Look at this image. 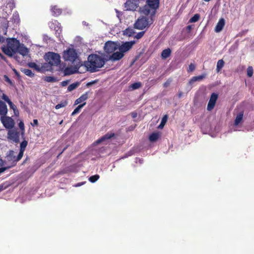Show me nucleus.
I'll list each match as a JSON object with an SVG mask.
<instances>
[{
  "label": "nucleus",
  "mask_w": 254,
  "mask_h": 254,
  "mask_svg": "<svg viewBox=\"0 0 254 254\" xmlns=\"http://www.w3.org/2000/svg\"><path fill=\"white\" fill-rule=\"evenodd\" d=\"M88 61L85 64L88 71L91 72L97 71L105 64L104 59L97 54H91L88 57Z\"/></svg>",
  "instance_id": "obj_1"
},
{
  "label": "nucleus",
  "mask_w": 254,
  "mask_h": 254,
  "mask_svg": "<svg viewBox=\"0 0 254 254\" xmlns=\"http://www.w3.org/2000/svg\"><path fill=\"white\" fill-rule=\"evenodd\" d=\"M160 0H146V4L141 8V13L154 17L156 10L159 8Z\"/></svg>",
  "instance_id": "obj_2"
},
{
  "label": "nucleus",
  "mask_w": 254,
  "mask_h": 254,
  "mask_svg": "<svg viewBox=\"0 0 254 254\" xmlns=\"http://www.w3.org/2000/svg\"><path fill=\"white\" fill-rule=\"evenodd\" d=\"M45 60L51 66H57L61 63V56L54 52H48L44 56Z\"/></svg>",
  "instance_id": "obj_3"
},
{
  "label": "nucleus",
  "mask_w": 254,
  "mask_h": 254,
  "mask_svg": "<svg viewBox=\"0 0 254 254\" xmlns=\"http://www.w3.org/2000/svg\"><path fill=\"white\" fill-rule=\"evenodd\" d=\"M153 22V17L149 16V18L146 16H142L137 19L134 24V27L136 29L142 30L148 26Z\"/></svg>",
  "instance_id": "obj_4"
},
{
  "label": "nucleus",
  "mask_w": 254,
  "mask_h": 254,
  "mask_svg": "<svg viewBox=\"0 0 254 254\" xmlns=\"http://www.w3.org/2000/svg\"><path fill=\"white\" fill-rule=\"evenodd\" d=\"M63 58L66 61H69L72 63L78 60L77 54L75 49L73 48H68L64 51L63 53Z\"/></svg>",
  "instance_id": "obj_5"
},
{
  "label": "nucleus",
  "mask_w": 254,
  "mask_h": 254,
  "mask_svg": "<svg viewBox=\"0 0 254 254\" xmlns=\"http://www.w3.org/2000/svg\"><path fill=\"white\" fill-rule=\"evenodd\" d=\"M0 120L3 126L6 129L9 130L14 127L15 122L11 117L6 116V115L0 117Z\"/></svg>",
  "instance_id": "obj_6"
},
{
  "label": "nucleus",
  "mask_w": 254,
  "mask_h": 254,
  "mask_svg": "<svg viewBox=\"0 0 254 254\" xmlns=\"http://www.w3.org/2000/svg\"><path fill=\"white\" fill-rule=\"evenodd\" d=\"M20 133L16 129H10L7 132V139L14 143L19 142Z\"/></svg>",
  "instance_id": "obj_7"
},
{
  "label": "nucleus",
  "mask_w": 254,
  "mask_h": 254,
  "mask_svg": "<svg viewBox=\"0 0 254 254\" xmlns=\"http://www.w3.org/2000/svg\"><path fill=\"white\" fill-rule=\"evenodd\" d=\"M119 48L117 43L112 41L107 42L104 46V51L108 54H110L114 53Z\"/></svg>",
  "instance_id": "obj_8"
},
{
  "label": "nucleus",
  "mask_w": 254,
  "mask_h": 254,
  "mask_svg": "<svg viewBox=\"0 0 254 254\" xmlns=\"http://www.w3.org/2000/svg\"><path fill=\"white\" fill-rule=\"evenodd\" d=\"M20 44L19 41L16 38H9L7 40V45L14 52V53H17Z\"/></svg>",
  "instance_id": "obj_9"
},
{
  "label": "nucleus",
  "mask_w": 254,
  "mask_h": 254,
  "mask_svg": "<svg viewBox=\"0 0 254 254\" xmlns=\"http://www.w3.org/2000/svg\"><path fill=\"white\" fill-rule=\"evenodd\" d=\"M139 0H127L125 7L127 10H135L139 5Z\"/></svg>",
  "instance_id": "obj_10"
},
{
  "label": "nucleus",
  "mask_w": 254,
  "mask_h": 254,
  "mask_svg": "<svg viewBox=\"0 0 254 254\" xmlns=\"http://www.w3.org/2000/svg\"><path fill=\"white\" fill-rule=\"evenodd\" d=\"M6 159L8 162H11V165L7 167V169L15 166L17 162L20 160H18V156L16 157L14 155V151L13 150L9 151L8 154L6 156Z\"/></svg>",
  "instance_id": "obj_11"
},
{
  "label": "nucleus",
  "mask_w": 254,
  "mask_h": 254,
  "mask_svg": "<svg viewBox=\"0 0 254 254\" xmlns=\"http://www.w3.org/2000/svg\"><path fill=\"white\" fill-rule=\"evenodd\" d=\"M82 65V64L78 62V64H76V65L74 67H67L64 70V74L65 75H69L72 74L73 73H76L78 72V70L79 67Z\"/></svg>",
  "instance_id": "obj_12"
},
{
  "label": "nucleus",
  "mask_w": 254,
  "mask_h": 254,
  "mask_svg": "<svg viewBox=\"0 0 254 254\" xmlns=\"http://www.w3.org/2000/svg\"><path fill=\"white\" fill-rule=\"evenodd\" d=\"M217 98L218 95L217 94L215 93L211 94L207 107L208 111H210L214 108Z\"/></svg>",
  "instance_id": "obj_13"
},
{
  "label": "nucleus",
  "mask_w": 254,
  "mask_h": 254,
  "mask_svg": "<svg viewBox=\"0 0 254 254\" xmlns=\"http://www.w3.org/2000/svg\"><path fill=\"white\" fill-rule=\"evenodd\" d=\"M134 43V41L126 42L118 48L121 52L124 53L130 50Z\"/></svg>",
  "instance_id": "obj_14"
},
{
  "label": "nucleus",
  "mask_w": 254,
  "mask_h": 254,
  "mask_svg": "<svg viewBox=\"0 0 254 254\" xmlns=\"http://www.w3.org/2000/svg\"><path fill=\"white\" fill-rule=\"evenodd\" d=\"M47 65L48 64L45 63L43 65H42L41 67H40L39 65H37L36 63L34 62H30L28 64V65L29 67L35 69L36 71L38 72H41L45 70V68L47 67Z\"/></svg>",
  "instance_id": "obj_15"
},
{
  "label": "nucleus",
  "mask_w": 254,
  "mask_h": 254,
  "mask_svg": "<svg viewBox=\"0 0 254 254\" xmlns=\"http://www.w3.org/2000/svg\"><path fill=\"white\" fill-rule=\"evenodd\" d=\"M114 136H115V133H113V132H107L104 135H103V136H102L101 137H100V138L97 139L95 141V143L96 144H99L100 143H101V142H103V141H105L106 140L111 139V138L113 137Z\"/></svg>",
  "instance_id": "obj_16"
},
{
  "label": "nucleus",
  "mask_w": 254,
  "mask_h": 254,
  "mask_svg": "<svg viewBox=\"0 0 254 254\" xmlns=\"http://www.w3.org/2000/svg\"><path fill=\"white\" fill-rule=\"evenodd\" d=\"M28 144V142L26 140H23L20 143V148L19 154L18 155V160H20L23 156L24 152Z\"/></svg>",
  "instance_id": "obj_17"
},
{
  "label": "nucleus",
  "mask_w": 254,
  "mask_h": 254,
  "mask_svg": "<svg viewBox=\"0 0 254 254\" xmlns=\"http://www.w3.org/2000/svg\"><path fill=\"white\" fill-rule=\"evenodd\" d=\"M124 56V53L120 51V52H114L112 53V55L110 56V59L113 61H116L121 60Z\"/></svg>",
  "instance_id": "obj_18"
},
{
  "label": "nucleus",
  "mask_w": 254,
  "mask_h": 254,
  "mask_svg": "<svg viewBox=\"0 0 254 254\" xmlns=\"http://www.w3.org/2000/svg\"><path fill=\"white\" fill-rule=\"evenodd\" d=\"M88 98V92H86L82 94L79 98H77L74 102V105L80 103H83Z\"/></svg>",
  "instance_id": "obj_19"
},
{
  "label": "nucleus",
  "mask_w": 254,
  "mask_h": 254,
  "mask_svg": "<svg viewBox=\"0 0 254 254\" xmlns=\"http://www.w3.org/2000/svg\"><path fill=\"white\" fill-rule=\"evenodd\" d=\"M29 52V50L23 44H21L19 45V47H18V49L17 50V53H19L20 55L23 56H26Z\"/></svg>",
  "instance_id": "obj_20"
},
{
  "label": "nucleus",
  "mask_w": 254,
  "mask_h": 254,
  "mask_svg": "<svg viewBox=\"0 0 254 254\" xmlns=\"http://www.w3.org/2000/svg\"><path fill=\"white\" fill-rule=\"evenodd\" d=\"M7 113V106L4 102L0 100V115L1 116H5Z\"/></svg>",
  "instance_id": "obj_21"
},
{
  "label": "nucleus",
  "mask_w": 254,
  "mask_h": 254,
  "mask_svg": "<svg viewBox=\"0 0 254 254\" xmlns=\"http://www.w3.org/2000/svg\"><path fill=\"white\" fill-rule=\"evenodd\" d=\"M51 10L53 15L55 16H59L62 13V9L57 5L52 6Z\"/></svg>",
  "instance_id": "obj_22"
},
{
  "label": "nucleus",
  "mask_w": 254,
  "mask_h": 254,
  "mask_svg": "<svg viewBox=\"0 0 254 254\" xmlns=\"http://www.w3.org/2000/svg\"><path fill=\"white\" fill-rule=\"evenodd\" d=\"M225 25V20L223 18L219 19L215 28V31L216 32H220Z\"/></svg>",
  "instance_id": "obj_23"
},
{
  "label": "nucleus",
  "mask_w": 254,
  "mask_h": 254,
  "mask_svg": "<svg viewBox=\"0 0 254 254\" xmlns=\"http://www.w3.org/2000/svg\"><path fill=\"white\" fill-rule=\"evenodd\" d=\"M60 23L58 22V21L55 20L54 22H53L51 23L50 25V27L52 29H54V30H56V33H58V34H60V32H61L62 30L60 28Z\"/></svg>",
  "instance_id": "obj_24"
},
{
  "label": "nucleus",
  "mask_w": 254,
  "mask_h": 254,
  "mask_svg": "<svg viewBox=\"0 0 254 254\" xmlns=\"http://www.w3.org/2000/svg\"><path fill=\"white\" fill-rule=\"evenodd\" d=\"M171 54V50L170 48L165 49L163 50L161 53L162 58L163 59H166L168 58Z\"/></svg>",
  "instance_id": "obj_25"
},
{
  "label": "nucleus",
  "mask_w": 254,
  "mask_h": 254,
  "mask_svg": "<svg viewBox=\"0 0 254 254\" xmlns=\"http://www.w3.org/2000/svg\"><path fill=\"white\" fill-rule=\"evenodd\" d=\"M243 115V112H240L237 115L234 122L235 126H238L242 121Z\"/></svg>",
  "instance_id": "obj_26"
},
{
  "label": "nucleus",
  "mask_w": 254,
  "mask_h": 254,
  "mask_svg": "<svg viewBox=\"0 0 254 254\" xmlns=\"http://www.w3.org/2000/svg\"><path fill=\"white\" fill-rule=\"evenodd\" d=\"M204 77H205V75H200L199 76H193L190 80L189 83L190 84H191L195 81H200V80L203 79Z\"/></svg>",
  "instance_id": "obj_27"
},
{
  "label": "nucleus",
  "mask_w": 254,
  "mask_h": 254,
  "mask_svg": "<svg viewBox=\"0 0 254 254\" xmlns=\"http://www.w3.org/2000/svg\"><path fill=\"white\" fill-rule=\"evenodd\" d=\"M2 50L5 55L9 57H11L13 53H14V52H13V51H12V50L9 48L8 45H7L6 47L2 48Z\"/></svg>",
  "instance_id": "obj_28"
},
{
  "label": "nucleus",
  "mask_w": 254,
  "mask_h": 254,
  "mask_svg": "<svg viewBox=\"0 0 254 254\" xmlns=\"http://www.w3.org/2000/svg\"><path fill=\"white\" fill-rule=\"evenodd\" d=\"M8 104L9 105L11 109L13 111V112L15 115H18L19 114V111L17 108V107L10 101L8 102Z\"/></svg>",
  "instance_id": "obj_29"
},
{
  "label": "nucleus",
  "mask_w": 254,
  "mask_h": 254,
  "mask_svg": "<svg viewBox=\"0 0 254 254\" xmlns=\"http://www.w3.org/2000/svg\"><path fill=\"white\" fill-rule=\"evenodd\" d=\"M159 134L157 132H153L151 134L149 137V139L151 142L156 141L159 138Z\"/></svg>",
  "instance_id": "obj_30"
},
{
  "label": "nucleus",
  "mask_w": 254,
  "mask_h": 254,
  "mask_svg": "<svg viewBox=\"0 0 254 254\" xmlns=\"http://www.w3.org/2000/svg\"><path fill=\"white\" fill-rule=\"evenodd\" d=\"M86 105V102H84L78 105L71 113V116H73L79 112L81 108H82Z\"/></svg>",
  "instance_id": "obj_31"
},
{
  "label": "nucleus",
  "mask_w": 254,
  "mask_h": 254,
  "mask_svg": "<svg viewBox=\"0 0 254 254\" xmlns=\"http://www.w3.org/2000/svg\"><path fill=\"white\" fill-rule=\"evenodd\" d=\"M224 62L223 60H219L217 62L216 70L217 72L220 71L224 65Z\"/></svg>",
  "instance_id": "obj_32"
},
{
  "label": "nucleus",
  "mask_w": 254,
  "mask_h": 254,
  "mask_svg": "<svg viewBox=\"0 0 254 254\" xmlns=\"http://www.w3.org/2000/svg\"><path fill=\"white\" fill-rule=\"evenodd\" d=\"M21 71L23 73H24L25 75H26L30 77H34V76L35 75L34 73H33V72L30 69H29L24 68V69L21 70Z\"/></svg>",
  "instance_id": "obj_33"
},
{
  "label": "nucleus",
  "mask_w": 254,
  "mask_h": 254,
  "mask_svg": "<svg viewBox=\"0 0 254 254\" xmlns=\"http://www.w3.org/2000/svg\"><path fill=\"white\" fill-rule=\"evenodd\" d=\"M44 80L47 82H55L57 81L56 77L50 76H45Z\"/></svg>",
  "instance_id": "obj_34"
},
{
  "label": "nucleus",
  "mask_w": 254,
  "mask_h": 254,
  "mask_svg": "<svg viewBox=\"0 0 254 254\" xmlns=\"http://www.w3.org/2000/svg\"><path fill=\"white\" fill-rule=\"evenodd\" d=\"M200 18V15L199 14H195L190 20L189 22L190 23H193L197 22Z\"/></svg>",
  "instance_id": "obj_35"
},
{
  "label": "nucleus",
  "mask_w": 254,
  "mask_h": 254,
  "mask_svg": "<svg viewBox=\"0 0 254 254\" xmlns=\"http://www.w3.org/2000/svg\"><path fill=\"white\" fill-rule=\"evenodd\" d=\"M79 85V83L77 82L73 83L71 84H70L68 87H67V90L68 91H71L75 89H76L77 86Z\"/></svg>",
  "instance_id": "obj_36"
},
{
  "label": "nucleus",
  "mask_w": 254,
  "mask_h": 254,
  "mask_svg": "<svg viewBox=\"0 0 254 254\" xmlns=\"http://www.w3.org/2000/svg\"><path fill=\"white\" fill-rule=\"evenodd\" d=\"M168 119V116L167 115H165L162 118L161 120V124L159 126V127L162 128L164 127L165 124H166L167 120Z\"/></svg>",
  "instance_id": "obj_37"
},
{
  "label": "nucleus",
  "mask_w": 254,
  "mask_h": 254,
  "mask_svg": "<svg viewBox=\"0 0 254 254\" xmlns=\"http://www.w3.org/2000/svg\"><path fill=\"white\" fill-rule=\"evenodd\" d=\"M99 177H99V175H95L91 176L89 178V180L91 183H95L99 179Z\"/></svg>",
  "instance_id": "obj_38"
},
{
  "label": "nucleus",
  "mask_w": 254,
  "mask_h": 254,
  "mask_svg": "<svg viewBox=\"0 0 254 254\" xmlns=\"http://www.w3.org/2000/svg\"><path fill=\"white\" fill-rule=\"evenodd\" d=\"M141 86V83L140 82H135L130 85L132 89H137L139 88Z\"/></svg>",
  "instance_id": "obj_39"
},
{
  "label": "nucleus",
  "mask_w": 254,
  "mask_h": 254,
  "mask_svg": "<svg viewBox=\"0 0 254 254\" xmlns=\"http://www.w3.org/2000/svg\"><path fill=\"white\" fill-rule=\"evenodd\" d=\"M18 126L20 128V129L21 130V135L22 136L24 135V131H25V127H24V123L22 121H20L18 124Z\"/></svg>",
  "instance_id": "obj_40"
},
{
  "label": "nucleus",
  "mask_w": 254,
  "mask_h": 254,
  "mask_svg": "<svg viewBox=\"0 0 254 254\" xmlns=\"http://www.w3.org/2000/svg\"><path fill=\"white\" fill-rule=\"evenodd\" d=\"M247 75L251 77L253 76L254 73V69L252 66H249L247 68Z\"/></svg>",
  "instance_id": "obj_41"
},
{
  "label": "nucleus",
  "mask_w": 254,
  "mask_h": 254,
  "mask_svg": "<svg viewBox=\"0 0 254 254\" xmlns=\"http://www.w3.org/2000/svg\"><path fill=\"white\" fill-rule=\"evenodd\" d=\"M134 33L133 29L131 28H127L124 31V34L127 35L129 36H132V35Z\"/></svg>",
  "instance_id": "obj_42"
},
{
  "label": "nucleus",
  "mask_w": 254,
  "mask_h": 254,
  "mask_svg": "<svg viewBox=\"0 0 254 254\" xmlns=\"http://www.w3.org/2000/svg\"><path fill=\"white\" fill-rule=\"evenodd\" d=\"M195 68V65L191 63L189 66V68L188 69V72H192L193 70H194Z\"/></svg>",
  "instance_id": "obj_43"
},
{
  "label": "nucleus",
  "mask_w": 254,
  "mask_h": 254,
  "mask_svg": "<svg viewBox=\"0 0 254 254\" xmlns=\"http://www.w3.org/2000/svg\"><path fill=\"white\" fill-rule=\"evenodd\" d=\"M144 33H145L144 31L140 32L137 33V34L135 36V38L137 39H139L141 38L144 35Z\"/></svg>",
  "instance_id": "obj_44"
},
{
  "label": "nucleus",
  "mask_w": 254,
  "mask_h": 254,
  "mask_svg": "<svg viewBox=\"0 0 254 254\" xmlns=\"http://www.w3.org/2000/svg\"><path fill=\"white\" fill-rule=\"evenodd\" d=\"M1 98L4 100L5 102L8 103V102L10 101L11 100L9 99L8 97L5 95V94H3Z\"/></svg>",
  "instance_id": "obj_45"
},
{
  "label": "nucleus",
  "mask_w": 254,
  "mask_h": 254,
  "mask_svg": "<svg viewBox=\"0 0 254 254\" xmlns=\"http://www.w3.org/2000/svg\"><path fill=\"white\" fill-rule=\"evenodd\" d=\"M66 105V104L65 103H61L60 104H57L55 108L56 109H60L61 108H62V107H65Z\"/></svg>",
  "instance_id": "obj_46"
},
{
  "label": "nucleus",
  "mask_w": 254,
  "mask_h": 254,
  "mask_svg": "<svg viewBox=\"0 0 254 254\" xmlns=\"http://www.w3.org/2000/svg\"><path fill=\"white\" fill-rule=\"evenodd\" d=\"M4 78L6 82L9 83L10 84H12L11 80H10V79H9V78L7 76L4 75Z\"/></svg>",
  "instance_id": "obj_47"
},
{
  "label": "nucleus",
  "mask_w": 254,
  "mask_h": 254,
  "mask_svg": "<svg viewBox=\"0 0 254 254\" xmlns=\"http://www.w3.org/2000/svg\"><path fill=\"white\" fill-rule=\"evenodd\" d=\"M97 82V80H93V81H91V82H90L87 83L86 84V86H87V87L90 86H91L92 85H93V84H94L96 83Z\"/></svg>",
  "instance_id": "obj_48"
},
{
  "label": "nucleus",
  "mask_w": 254,
  "mask_h": 254,
  "mask_svg": "<svg viewBox=\"0 0 254 254\" xmlns=\"http://www.w3.org/2000/svg\"><path fill=\"white\" fill-rule=\"evenodd\" d=\"M38 120H36V119H34V120H33V124H32V125L33 126H37V125H38Z\"/></svg>",
  "instance_id": "obj_49"
},
{
  "label": "nucleus",
  "mask_w": 254,
  "mask_h": 254,
  "mask_svg": "<svg viewBox=\"0 0 254 254\" xmlns=\"http://www.w3.org/2000/svg\"><path fill=\"white\" fill-rule=\"evenodd\" d=\"M7 169V168H6V167H1V168H0V174L1 173H3Z\"/></svg>",
  "instance_id": "obj_50"
},
{
  "label": "nucleus",
  "mask_w": 254,
  "mask_h": 254,
  "mask_svg": "<svg viewBox=\"0 0 254 254\" xmlns=\"http://www.w3.org/2000/svg\"><path fill=\"white\" fill-rule=\"evenodd\" d=\"M67 83L68 81H63V82H61L62 85L63 86H65L66 85H67Z\"/></svg>",
  "instance_id": "obj_51"
},
{
  "label": "nucleus",
  "mask_w": 254,
  "mask_h": 254,
  "mask_svg": "<svg viewBox=\"0 0 254 254\" xmlns=\"http://www.w3.org/2000/svg\"><path fill=\"white\" fill-rule=\"evenodd\" d=\"M0 58L3 60H5L6 58L2 54L0 53Z\"/></svg>",
  "instance_id": "obj_52"
},
{
  "label": "nucleus",
  "mask_w": 254,
  "mask_h": 254,
  "mask_svg": "<svg viewBox=\"0 0 254 254\" xmlns=\"http://www.w3.org/2000/svg\"><path fill=\"white\" fill-rule=\"evenodd\" d=\"M13 17V18L14 17L15 18V20H17L18 21H19V16H18V15L17 14H16V15H14V14Z\"/></svg>",
  "instance_id": "obj_53"
},
{
  "label": "nucleus",
  "mask_w": 254,
  "mask_h": 254,
  "mask_svg": "<svg viewBox=\"0 0 254 254\" xmlns=\"http://www.w3.org/2000/svg\"><path fill=\"white\" fill-rule=\"evenodd\" d=\"M191 29V25H188L187 27V29L188 30H190Z\"/></svg>",
  "instance_id": "obj_54"
},
{
  "label": "nucleus",
  "mask_w": 254,
  "mask_h": 254,
  "mask_svg": "<svg viewBox=\"0 0 254 254\" xmlns=\"http://www.w3.org/2000/svg\"><path fill=\"white\" fill-rule=\"evenodd\" d=\"M169 82H165L164 84V86L165 87H167L168 86V85L169 84Z\"/></svg>",
  "instance_id": "obj_55"
},
{
  "label": "nucleus",
  "mask_w": 254,
  "mask_h": 254,
  "mask_svg": "<svg viewBox=\"0 0 254 254\" xmlns=\"http://www.w3.org/2000/svg\"><path fill=\"white\" fill-rule=\"evenodd\" d=\"M182 94L183 93H182V92L181 91L179 93V94H178L179 98H181L182 97Z\"/></svg>",
  "instance_id": "obj_56"
},
{
  "label": "nucleus",
  "mask_w": 254,
  "mask_h": 254,
  "mask_svg": "<svg viewBox=\"0 0 254 254\" xmlns=\"http://www.w3.org/2000/svg\"><path fill=\"white\" fill-rule=\"evenodd\" d=\"M137 116V114L136 113H132V117L133 118H135Z\"/></svg>",
  "instance_id": "obj_57"
},
{
  "label": "nucleus",
  "mask_w": 254,
  "mask_h": 254,
  "mask_svg": "<svg viewBox=\"0 0 254 254\" xmlns=\"http://www.w3.org/2000/svg\"><path fill=\"white\" fill-rule=\"evenodd\" d=\"M3 190V187L2 186H0V191H1Z\"/></svg>",
  "instance_id": "obj_58"
},
{
  "label": "nucleus",
  "mask_w": 254,
  "mask_h": 254,
  "mask_svg": "<svg viewBox=\"0 0 254 254\" xmlns=\"http://www.w3.org/2000/svg\"><path fill=\"white\" fill-rule=\"evenodd\" d=\"M64 149H64L63 150H64ZM63 151H63L62 152H61V153L60 154V155L61 154H62V152H63Z\"/></svg>",
  "instance_id": "obj_59"
}]
</instances>
